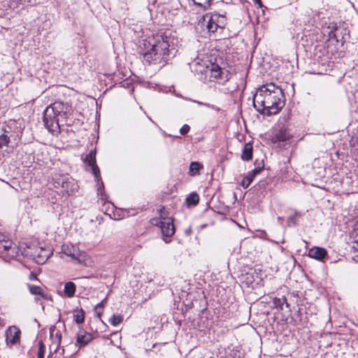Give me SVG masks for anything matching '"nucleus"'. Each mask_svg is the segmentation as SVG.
<instances>
[{
  "mask_svg": "<svg viewBox=\"0 0 358 358\" xmlns=\"http://www.w3.org/2000/svg\"><path fill=\"white\" fill-rule=\"evenodd\" d=\"M92 340L93 336L92 334L80 329L77 334L76 345L83 348L89 344Z\"/></svg>",
  "mask_w": 358,
  "mask_h": 358,
  "instance_id": "11",
  "label": "nucleus"
},
{
  "mask_svg": "<svg viewBox=\"0 0 358 358\" xmlns=\"http://www.w3.org/2000/svg\"><path fill=\"white\" fill-rule=\"evenodd\" d=\"M123 320V317L121 315H113L109 319V323L113 326L120 324Z\"/></svg>",
  "mask_w": 358,
  "mask_h": 358,
  "instance_id": "21",
  "label": "nucleus"
},
{
  "mask_svg": "<svg viewBox=\"0 0 358 358\" xmlns=\"http://www.w3.org/2000/svg\"><path fill=\"white\" fill-rule=\"evenodd\" d=\"M29 292L34 296L42 297L43 299H48V295L45 292L41 287L28 285H27Z\"/></svg>",
  "mask_w": 358,
  "mask_h": 358,
  "instance_id": "14",
  "label": "nucleus"
},
{
  "mask_svg": "<svg viewBox=\"0 0 358 358\" xmlns=\"http://www.w3.org/2000/svg\"><path fill=\"white\" fill-rule=\"evenodd\" d=\"M62 252L72 259L76 260L78 263L82 264L85 260V253L81 252L79 248L71 244H64L62 248Z\"/></svg>",
  "mask_w": 358,
  "mask_h": 358,
  "instance_id": "7",
  "label": "nucleus"
},
{
  "mask_svg": "<svg viewBox=\"0 0 358 358\" xmlns=\"http://www.w3.org/2000/svg\"><path fill=\"white\" fill-rule=\"evenodd\" d=\"M190 127L188 124H184L180 129V133L182 135H185L189 132Z\"/></svg>",
  "mask_w": 358,
  "mask_h": 358,
  "instance_id": "28",
  "label": "nucleus"
},
{
  "mask_svg": "<svg viewBox=\"0 0 358 358\" xmlns=\"http://www.w3.org/2000/svg\"><path fill=\"white\" fill-rule=\"evenodd\" d=\"M21 331L16 326L10 327L6 331L7 344L11 345L18 343L20 341Z\"/></svg>",
  "mask_w": 358,
  "mask_h": 358,
  "instance_id": "10",
  "label": "nucleus"
},
{
  "mask_svg": "<svg viewBox=\"0 0 358 358\" xmlns=\"http://www.w3.org/2000/svg\"><path fill=\"white\" fill-rule=\"evenodd\" d=\"M253 105L261 113H278L285 105L282 90L273 83L262 85L254 95Z\"/></svg>",
  "mask_w": 358,
  "mask_h": 358,
  "instance_id": "2",
  "label": "nucleus"
},
{
  "mask_svg": "<svg viewBox=\"0 0 358 358\" xmlns=\"http://www.w3.org/2000/svg\"><path fill=\"white\" fill-rule=\"evenodd\" d=\"M13 136L12 127L6 122H0V148L7 145Z\"/></svg>",
  "mask_w": 358,
  "mask_h": 358,
  "instance_id": "9",
  "label": "nucleus"
},
{
  "mask_svg": "<svg viewBox=\"0 0 358 358\" xmlns=\"http://www.w3.org/2000/svg\"><path fill=\"white\" fill-rule=\"evenodd\" d=\"M76 285L73 282H67L64 285V292L66 296L71 298L76 292Z\"/></svg>",
  "mask_w": 358,
  "mask_h": 358,
  "instance_id": "16",
  "label": "nucleus"
},
{
  "mask_svg": "<svg viewBox=\"0 0 358 358\" xmlns=\"http://www.w3.org/2000/svg\"><path fill=\"white\" fill-rule=\"evenodd\" d=\"M173 41L169 35L153 34L143 39L139 47L143 61L149 64H164L168 61Z\"/></svg>",
  "mask_w": 358,
  "mask_h": 358,
  "instance_id": "1",
  "label": "nucleus"
},
{
  "mask_svg": "<svg viewBox=\"0 0 358 358\" xmlns=\"http://www.w3.org/2000/svg\"><path fill=\"white\" fill-rule=\"evenodd\" d=\"M199 196L196 193H191L186 199L187 206H195L199 203Z\"/></svg>",
  "mask_w": 358,
  "mask_h": 358,
  "instance_id": "18",
  "label": "nucleus"
},
{
  "mask_svg": "<svg viewBox=\"0 0 358 358\" xmlns=\"http://www.w3.org/2000/svg\"><path fill=\"white\" fill-rule=\"evenodd\" d=\"M264 164H262V166L256 167L254 170H252L250 173L255 178L256 175L259 174L264 168Z\"/></svg>",
  "mask_w": 358,
  "mask_h": 358,
  "instance_id": "27",
  "label": "nucleus"
},
{
  "mask_svg": "<svg viewBox=\"0 0 358 358\" xmlns=\"http://www.w3.org/2000/svg\"><path fill=\"white\" fill-rule=\"evenodd\" d=\"M45 349V345L43 343V341H39L38 342V353H37L38 358H44Z\"/></svg>",
  "mask_w": 358,
  "mask_h": 358,
  "instance_id": "24",
  "label": "nucleus"
},
{
  "mask_svg": "<svg viewBox=\"0 0 358 358\" xmlns=\"http://www.w3.org/2000/svg\"><path fill=\"white\" fill-rule=\"evenodd\" d=\"M203 169V165L197 162H193L189 166V174L191 176H196L199 174L200 170Z\"/></svg>",
  "mask_w": 358,
  "mask_h": 358,
  "instance_id": "17",
  "label": "nucleus"
},
{
  "mask_svg": "<svg viewBox=\"0 0 358 358\" xmlns=\"http://www.w3.org/2000/svg\"><path fill=\"white\" fill-rule=\"evenodd\" d=\"M43 298L40 296H35V301L38 303L42 304L41 299Z\"/></svg>",
  "mask_w": 358,
  "mask_h": 358,
  "instance_id": "32",
  "label": "nucleus"
},
{
  "mask_svg": "<svg viewBox=\"0 0 358 358\" xmlns=\"http://www.w3.org/2000/svg\"><path fill=\"white\" fill-rule=\"evenodd\" d=\"M29 278L30 280H38L37 278V275L34 273L33 272H31L30 274H29Z\"/></svg>",
  "mask_w": 358,
  "mask_h": 358,
  "instance_id": "31",
  "label": "nucleus"
},
{
  "mask_svg": "<svg viewBox=\"0 0 358 358\" xmlns=\"http://www.w3.org/2000/svg\"><path fill=\"white\" fill-rule=\"evenodd\" d=\"M12 245L13 243L10 239L4 241L1 244V251L0 252L8 251L12 248Z\"/></svg>",
  "mask_w": 358,
  "mask_h": 358,
  "instance_id": "25",
  "label": "nucleus"
},
{
  "mask_svg": "<svg viewBox=\"0 0 358 358\" xmlns=\"http://www.w3.org/2000/svg\"><path fill=\"white\" fill-rule=\"evenodd\" d=\"M253 179L254 177L250 173H249L247 176L243 178L241 183V186L245 189L248 188L252 182Z\"/></svg>",
  "mask_w": 358,
  "mask_h": 358,
  "instance_id": "22",
  "label": "nucleus"
},
{
  "mask_svg": "<svg viewBox=\"0 0 358 358\" xmlns=\"http://www.w3.org/2000/svg\"><path fill=\"white\" fill-rule=\"evenodd\" d=\"M327 255V250L323 248L314 247L311 248L308 252V255L310 257L317 259L322 260Z\"/></svg>",
  "mask_w": 358,
  "mask_h": 358,
  "instance_id": "12",
  "label": "nucleus"
},
{
  "mask_svg": "<svg viewBox=\"0 0 358 358\" xmlns=\"http://www.w3.org/2000/svg\"><path fill=\"white\" fill-rule=\"evenodd\" d=\"M252 158V145L250 143H245L242 152L241 159L243 161H250Z\"/></svg>",
  "mask_w": 358,
  "mask_h": 358,
  "instance_id": "15",
  "label": "nucleus"
},
{
  "mask_svg": "<svg viewBox=\"0 0 358 358\" xmlns=\"http://www.w3.org/2000/svg\"><path fill=\"white\" fill-rule=\"evenodd\" d=\"M152 223L161 228L162 234L164 237H171L175 233L173 221L170 217H162L160 220L154 219Z\"/></svg>",
  "mask_w": 358,
  "mask_h": 358,
  "instance_id": "6",
  "label": "nucleus"
},
{
  "mask_svg": "<svg viewBox=\"0 0 358 358\" xmlns=\"http://www.w3.org/2000/svg\"><path fill=\"white\" fill-rule=\"evenodd\" d=\"M50 337L52 340V345H55L57 350L60 345L62 340V334L60 331L55 326L51 327L50 329Z\"/></svg>",
  "mask_w": 358,
  "mask_h": 358,
  "instance_id": "13",
  "label": "nucleus"
},
{
  "mask_svg": "<svg viewBox=\"0 0 358 358\" xmlns=\"http://www.w3.org/2000/svg\"><path fill=\"white\" fill-rule=\"evenodd\" d=\"M45 256L46 257V259L49 257V255H45Z\"/></svg>",
  "mask_w": 358,
  "mask_h": 358,
  "instance_id": "35",
  "label": "nucleus"
},
{
  "mask_svg": "<svg viewBox=\"0 0 358 358\" xmlns=\"http://www.w3.org/2000/svg\"><path fill=\"white\" fill-rule=\"evenodd\" d=\"M106 303V299H104L103 300H102L99 303H98L95 308L96 309H98V308H101L103 307L104 304Z\"/></svg>",
  "mask_w": 358,
  "mask_h": 358,
  "instance_id": "30",
  "label": "nucleus"
},
{
  "mask_svg": "<svg viewBox=\"0 0 358 358\" xmlns=\"http://www.w3.org/2000/svg\"><path fill=\"white\" fill-rule=\"evenodd\" d=\"M199 24L201 28L206 29L208 32L214 33L218 29H222L227 24V18L224 15L217 13H208L203 15Z\"/></svg>",
  "mask_w": 358,
  "mask_h": 358,
  "instance_id": "5",
  "label": "nucleus"
},
{
  "mask_svg": "<svg viewBox=\"0 0 358 358\" xmlns=\"http://www.w3.org/2000/svg\"><path fill=\"white\" fill-rule=\"evenodd\" d=\"M291 136L285 130H280L276 135L275 138L278 141H286L290 138Z\"/></svg>",
  "mask_w": 358,
  "mask_h": 358,
  "instance_id": "20",
  "label": "nucleus"
},
{
  "mask_svg": "<svg viewBox=\"0 0 358 358\" xmlns=\"http://www.w3.org/2000/svg\"><path fill=\"white\" fill-rule=\"evenodd\" d=\"M255 3L258 4L259 8H262L263 6L262 1L261 0H253Z\"/></svg>",
  "mask_w": 358,
  "mask_h": 358,
  "instance_id": "33",
  "label": "nucleus"
},
{
  "mask_svg": "<svg viewBox=\"0 0 358 358\" xmlns=\"http://www.w3.org/2000/svg\"><path fill=\"white\" fill-rule=\"evenodd\" d=\"M357 242H358V241H357Z\"/></svg>",
  "mask_w": 358,
  "mask_h": 358,
  "instance_id": "36",
  "label": "nucleus"
},
{
  "mask_svg": "<svg viewBox=\"0 0 358 358\" xmlns=\"http://www.w3.org/2000/svg\"><path fill=\"white\" fill-rule=\"evenodd\" d=\"M84 162L90 167L95 179L99 182L101 180L100 171L96 162V149L90 150L85 159Z\"/></svg>",
  "mask_w": 358,
  "mask_h": 358,
  "instance_id": "8",
  "label": "nucleus"
},
{
  "mask_svg": "<svg viewBox=\"0 0 358 358\" xmlns=\"http://www.w3.org/2000/svg\"><path fill=\"white\" fill-rule=\"evenodd\" d=\"M9 237L8 235L5 234L0 233V251H1V244L4 241L9 240Z\"/></svg>",
  "mask_w": 358,
  "mask_h": 358,
  "instance_id": "29",
  "label": "nucleus"
},
{
  "mask_svg": "<svg viewBox=\"0 0 358 358\" xmlns=\"http://www.w3.org/2000/svg\"><path fill=\"white\" fill-rule=\"evenodd\" d=\"M73 317L77 324H82L85 320V312L83 309L77 310L73 315Z\"/></svg>",
  "mask_w": 358,
  "mask_h": 358,
  "instance_id": "19",
  "label": "nucleus"
},
{
  "mask_svg": "<svg viewBox=\"0 0 358 358\" xmlns=\"http://www.w3.org/2000/svg\"><path fill=\"white\" fill-rule=\"evenodd\" d=\"M195 71L208 76L210 82L224 83L231 78V73L227 70L222 69L215 63L196 62L195 64Z\"/></svg>",
  "mask_w": 358,
  "mask_h": 358,
  "instance_id": "4",
  "label": "nucleus"
},
{
  "mask_svg": "<svg viewBox=\"0 0 358 358\" xmlns=\"http://www.w3.org/2000/svg\"><path fill=\"white\" fill-rule=\"evenodd\" d=\"M195 5H197L201 8H206L208 7L212 0H192Z\"/></svg>",
  "mask_w": 358,
  "mask_h": 358,
  "instance_id": "23",
  "label": "nucleus"
},
{
  "mask_svg": "<svg viewBox=\"0 0 358 358\" xmlns=\"http://www.w3.org/2000/svg\"><path fill=\"white\" fill-rule=\"evenodd\" d=\"M71 108L68 103L56 101L48 106L43 112L45 127L52 134L60 131V124H66V118L71 114Z\"/></svg>",
  "mask_w": 358,
  "mask_h": 358,
  "instance_id": "3",
  "label": "nucleus"
},
{
  "mask_svg": "<svg viewBox=\"0 0 358 358\" xmlns=\"http://www.w3.org/2000/svg\"><path fill=\"white\" fill-rule=\"evenodd\" d=\"M102 313H103V311H101V312H97V316H98L99 317H100Z\"/></svg>",
  "mask_w": 358,
  "mask_h": 358,
  "instance_id": "34",
  "label": "nucleus"
},
{
  "mask_svg": "<svg viewBox=\"0 0 358 358\" xmlns=\"http://www.w3.org/2000/svg\"><path fill=\"white\" fill-rule=\"evenodd\" d=\"M97 194L100 196V199L101 200L103 201L106 199V196L104 193V187L103 182H101L99 187L97 188Z\"/></svg>",
  "mask_w": 358,
  "mask_h": 358,
  "instance_id": "26",
  "label": "nucleus"
}]
</instances>
